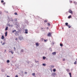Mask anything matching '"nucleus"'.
Masks as SVG:
<instances>
[{
  "label": "nucleus",
  "instance_id": "obj_1",
  "mask_svg": "<svg viewBox=\"0 0 77 77\" xmlns=\"http://www.w3.org/2000/svg\"><path fill=\"white\" fill-rule=\"evenodd\" d=\"M7 21H8L9 23L10 21H12V22H14V19H13L12 17L10 18L9 17H8Z\"/></svg>",
  "mask_w": 77,
  "mask_h": 77
},
{
  "label": "nucleus",
  "instance_id": "obj_2",
  "mask_svg": "<svg viewBox=\"0 0 77 77\" xmlns=\"http://www.w3.org/2000/svg\"><path fill=\"white\" fill-rule=\"evenodd\" d=\"M14 34L16 36H18V35H19V32L18 31H16V32L14 33Z\"/></svg>",
  "mask_w": 77,
  "mask_h": 77
},
{
  "label": "nucleus",
  "instance_id": "obj_3",
  "mask_svg": "<svg viewBox=\"0 0 77 77\" xmlns=\"http://www.w3.org/2000/svg\"><path fill=\"white\" fill-rule=\"evenodd\" d=\"M19 39H20V40L21 41V40L23 39V37L22 36H20L19 37Z\"/></svg>",
  "mask_w": 77,
  "mask_h": 77
},
{
  "label": "nucleus",
  "instance_id": "obj_4",
  "mask_svg": "<svg viewBox=\"0 0 77 77\" xmlns=\"http://www.w3.org/2000/svg\"><path fill=\"white\" fill-rule=\"evenodd\" d=\"M25 33L26 34H27L28 33V29H25Z\"/></svg>",
  "mask_w": 77,
  "mask_h": 77
},
{
  "label": "nucleus",
  "instance_id": "obj_5",
  "mask_svg": "<svg viewBox=\"0 0 77 77\" xmlns=\"http://www.w3.org/2000/svg\"><path fill=\"white\" fill-rule=\"evenodd\" d=\"M68 12L69 13H70V14H72V10L70 9H69V10Z\"/></svg>",
  "mask_w": 77,
  "mask_h": 77
},
{
  "label": "nucleus",
  "instance_id": "obj_6",
  "mask_svg": "<svg viewBox=\"0 0 77 77\" xmlns=\"http://www.w3.org/2000/svg\"><path fill=\"white\" fill-rule=\"evenodd\" d=\"M41 29L42 31H45V28H41Z\"/></svg>",
  "mask_w": 77,
  "mask_h": 77
},
{
  "label": "nucleus",
  "instance_id": "obj_7",
  "mask_svg": "<svg viewBox=\"0 0 77 77\" xmlns=\"http://www.w3.org/2000/svg\"><path fill=\"white\" fill-rule=\"evenodd\" d=\"M56 75V73L55 72H54L51 75L52 76H55Z\"/></svg>",
  "mask_w": 77,
  "mask_h": 77
},
{
  "label": "nucleus",
  "instance_id": "obj_8",
  "mask_svg": "<svg viewBox=\"0 0 77 77\" xmlns=\"http://www.w3.org/2000/svg\"><path fill=\"white\" fill-rule=\"evenodd\" d=\"M51 36V33L49 32L48 34V36Z\"/></svg>",
  "mask_w": 77,
  "mask_h": 77
},
{
  "label": "nucleus",
  "instance_id": "obj_9",
  "mask_svg": "<svg viewBox=\"0 0 77 77\" xmlns=\"http://www.w3.org/2000/svg\"><path fill=\"white\" fill-rule=\"evenodd\" d=\"M56 54V52H53L52 53V54H53V55H55V54Z\"/></svg>",
  "mask_w": 77,
  "mask_h": 77
},
{
  "label": "nucleus",
  "instance_id": "obj_10",
  "mask_svg": "<svg viewBox=\"0 0 77 77\" xmlns=\"http://www.w3.org/2000/svg\"><path fill=\"white\" fill-rule=\"evenodd\" d=\"M4 38H5V37H4L3 35H2V37H1L2 39H4Z\"/></svg>",
  "mask_w": 77,
  "mask_h": 77
},
{
  "label": "nucleus",
  "instance_id": "obj_11",
  "mask_svg": "<svg viewBox=\"0 0 77 77\" xmlns=\"http://www.w3.org/2000/svg\"><path fill=\"white\" fill-rule=\"evenodd\" d=\"M8 30V27L7 26L5 29V30Z\"/></svg>",
  "mask_w": 77,
  "mask_h": 77
},
{
  "label": "nucleus",
  "instance_id": "obj_12",
  "mask_svg": "<svg viewBox=\"0 0 77 77\" xmlns=\"http://www.w3.org/2000/svg\"><path fill=\"white\" fill-rule=\"evenodd\" d=\"M5 36H7V35H8V32H5Z\"/></svg>",
  "mask_w": 77,
  "mask_h": 77
},
{
  "label": "nucleus",
  "instance_id": "obj_13",
  "mask_svg": "<svg viewBox=\"0 0 77 77\" xmlns=\"http://www.w3.org/2000/svg\"><path fill=\"white\" fill-rule=\"evenodd\" d=\"M65 25L66 26H68V23H65Z\"/></svg>",
  "mask_w": 77,
  "mask_h": 77
},
{
  "label": "nucleus",
  "instance_id": "obj_14",
  "mask_svg": "<svg viewBox=\"0 0 77 77\" xmlns=\"http://www.w3.org/2000/svg\"><path fill=\"white\" fill-rule=\"evenodd\" d=\"M16 32V30H14L12 31V33H14V32Z\"/></svg>",
  "mask_w": 77,
  "mask_h": 77
},
{
  "label": "nucleus",
  "instance_id": "obj_15",
  "mask_svg": "<svg viewBox=\"0 0 77 77\" xmlns=\"http://www.w3.org/2000/svg\"><path fill=\"white\" fill-rule=\"evenodd\" d=\"M71 15H70L68 17V18H71Z\"/></svg>",
  "mask_w": 77,
  "mask_h": 77
},
{
  "label": "nucleus",
  "instance_id": "obj_16",
  "mask_svg": "<svg viewBox=\"0 0 77 77\" xmlns=\"http://www.w3.org/2000/svg\"><path fill=\"white\" fill-rule=\"evenodd\" d=\"M45 59H46V57H43V60H45Z\"/></svg>",
  "mask_w": 77,
  "mask_h": 77
},
{
  "label": "nucleus",
  "instance_id": "obj_17",
  "mask_svg": "<svg viewBox=\"0 0 77 77\" xmlns=\"http://www.w3.org/2000/svg\"><path fill=\"white\" fill-rule=\"evenodd\" d=\"M24 51V50L23 49H22L20 51V53H23Z\"/></svg>",
  "mask_w": 77,
  "mask_h": 77
},
{
  "label": "nucleus",
  "instance_id": "obj_18",
  "mask_svg": "<svg viewBox=\"0 0 77 77\" xmlns=\"http://www.w3.org/2000/svg\"><path fill=\"white\" fill-rule=\"evenodd\" d=\"M9 52L10 53H11L12 54H14V52L12 51H9Z\"/></svg>",
  "mask_w": 77,
  "mask_h": 77
},
{
  "label": "nucleus",
  "instance_id": "obj_19",
  "mask_svg": "<svg viewBox=\"0 0 77 77\" xmlns=\"http://www.w3.org/2000/svg\"><path fill=\"white\" fill-rule=\"evenodd\" d=\"M36 46H38L39 45V44L38 43H36Z\"/></svg>",
  "mask_w": 77,
  "mask_h": 77
},
{
  "label": "nucleus",
  "instance_id": "obj_20",
  "mask_svg": "<svg viewBox=\"0 0 77 77\" xmlns=\"http://www.w3.org/2000/svg\"><path fill=\"white\" fill-rule=\"evenodd\" d=\"M56 70L55 69H53V72H56Z\"/></svg>",
  "mask_w": 77,
  "mask_h": 77
},
{
  "label": "nucleus",
  "instance_id": "obj_21",
  "mask_svg": "<svg viewBox=\"0 0 77 77\" xmlns=\"http://www.w3.org/2000/svg\"><path fill=\"white\" fill-rule=\"evenodd\" d=\"M32 75H33V76H35V73H33L32 74Z\"/></svg>",
  "mask_w": 77,
  "mask_h": 77
},
{
  "label": "nucleus",
  "instance_id": "obj_22",
  "mask_svg": "<svg viewBox=\"0 0 77 77\" xmlns=\"http://www.w3.org/2000/svg\"><path fill=\"white\" fill-rule=\"evenodd\" d=\"M42 65L43 66H46V64H45V63H43L42 64Z\"/></svg>",
  "mask_w": 77,
  "mask_h": 77
},
{
  "label": "nucleus",
  "instance_id": "obj_23",
  "mask_svg": "<svg viewBox=\"0 0 77 77\" xmlns=\"http://www.w3.org/2000/svg\"><path fill=\"white\" fill-rule=\"evenodd\" d=\"M7 26L8 27H10L11 26V25L9 24H7Z\"/></svg>",
  "mask_w": 77,
  "mask_h": 77
},
{
  "label": "nucleus",
  "instance_id": "obj_24",
  "mask_svg": "<svg viewBox=\"0 0 77 77\" xmlns=\"http://www.w3.org/2000/svg\"><path fill=\"white\" fill-rule=\"evenodd\" d=\"M69 25H68V26H67L68 27V28L69 29L70 28H71V26H69Z\"/></svg>",
  "mask_w": 77,
  "mask_h": 77
},
{
  "label": "nucleus",
  "instance_id": "obj_25",
  "mask_svg": "<svg viewBox=\"0 0 77 77\" xmlns=\"http://www.w3.org/2000/svg\"><path fill=\"white\" fill-rule=\"evenodd\" d=\"M7 63H9V62H10V61H9V60H8L7 61Z\"/></svg>",
  "mask_w": 77,
  "mask_h": 77
},
{
  "label": "nucleus",
  "instance_id": "obj_26",
  "mask_svg": "<svg viewBox=\"0 0 77 77\" xmlns=\"http://www.w3.org/2000/svg\"><path fill=\"white\" fill-rule=\"evenodd\" d=\"M66 71L67 72H69V69H67L66 70Z\"/></svg>",
  "mask_w": 77,
  "mask_h": 77
},
{
  "label": "nucleus",
  "instance_id": "obj_27",
  "mask_svg": "<svg viewBox=\"0 0 77 77\" xmlns=\"http://www.w3.org/2000/svg\"><path fill=\"white\" fill-rule=\"evenodd\" d=\"M60 45L61 46V47H63V44H60Z\"/></svg>",
  "mask_w": 77,
  "mask_h": 77
},
{
  "label": "nucleus",
  "instance_id": "obj_28",
  "mask_svg": "<svg viewBox=\"0 0 77 77\" xmlns=\"http://www.w3.org/2000/svg\"><path fill=\"white\" fill-rule=\"evenodd\" d=\"M74 64L75 65H76V64H77V62H76V61H75V62L74 63Z\"/></svg>",
  "mask_w": 77,
  "mask_h": 77
},
{
  "label": "nucleus",
  "instance_id": "obj_29",
  "mask_svg": "<svg viewBox=\"0 0 77 77\" xmlns=\"http://www.w3.org/2000/svg\"><path fill=\"white\" fill-rule=\"evenodd\" d=\"M48 26H50V23H48Z\"/></svg>",
  "mask_w": 77,
  "mask_h": 77
},
{
  "label": "nucleus",
  "instance_id": "obj_30",
  "mask_svg": "<svg viewBox=\"0 0 77 77\" xmlns=\"http://www.w3.org/2000/svg\"><path fill=\"white\" fill-rule=\"evenodd\" d=\"M23 73H24V72H23V71H21V74L22 75L23 74Z\"/></svg>",
  "mask_w": 77,
  "mask_h": 77
},
{
  "label": "nucleus",
  "instance_id": "obj_31",
  "mask_svg": "<svg viewBox=\"0 0 77 77\" xmlns=\"http://www.w3.org/2000/svg\"><path fill=\"white\" fill-rule=\"evenodd\" d=\"M20 27V26H18V25H17V26H16V28H18V27Z\"/></svg>",
  "mask_w": 77,
  "mask_h": 77
},
{
  "label": "nucleus",
  "instance_id": "obj_32",
  "mask_svg": "<svg viewBox=\"0 0 77 77\" xmlns=\"http://www.w3.org/2000/svg\"><path fill=\"white\" fill-rule=\"evenodd\" d=\"M1 3H4V1L2 0L1 1Z\"/></svg>",
  "mask_w": 77,
  "mask_h": 77
},
{
  "label": "nucleus",
  "instance_id": "obj_33",
  "mask_svg": "<svg viewBox=\"0 0 77 77\" xmlns=\"http://www.w3.org/2000/svg\"><path fill=\"white\" fill-rule=\"evenodd\" d=\"M44 23H46V22H47V20H45L44 21Z\"/></svg>",
  "mask_w": 77,
  "mask_h": 77
},
{
  "label": "nucleus",
  "instance_id": "obj_34",
  "mask_svg": "<svg viewBox=\"0 0 77 77\" xmlns=\"http://www.w3.org/2000/svg\"><path fill=\"white\" fill-rule=\"evenodd\" d=\"M5 43L4 42L3 43V44H2V45H5Z\"/></svg>",
  "mask_w": 77,
  "mask_h": 77
},
{
  "label": "nucleus",
  "instance_id": "obj_35",
  "mask_svg": "<svg viewBox=\"0 0 77 77\" xmlns=\"http://www.w3.org/2000/svg\"><path fill=\"white\" fill-rule=\"evenodd\" d=\"M25 73V74H27V72H24Z\"/></svg>",
  "mask_w": 77,
  "mask_h": 77
},
{
  "label": "nucleus",
  "instance_id": "obj_36",
  "mask_svg": "<svg viewBox=\"0 0 77 77\" xmlns=\"http://www.w3.org/2000/svg\"><path fill=\"white\" fill-rule=\"evenodd\" d=\"M14 14L15 15H17V13H16V12Z\"/></svg>",
  "mask_w": 77,
  "mask_h": 77
},
{
  "label": "nucleus",
  "instance_id": "obj_37",
  "mask_svg": "<svg viewBox=\"0 0 77 77\" xmlns=\"http://www.w3.org/2000/svg\"><path fill=\"white\" fill-rule=\"evenodd\" d=\"M51 67L52 68H54V66H53V65H51Z\"/></svg>",
  "mask_w": 77,
  "mask_h": 77
},
{
  "label": "nucleus",
  "instance_id": "obj_38",
  "mask_svg": "<svg viewBox=\"0 0 77 77\" xmlns=\"http://www.w3.org/2000/svg\"><path fill=\"white\" fill-rule=\"evenodd\" d=\"M65 59H63V61H65Z\"/></svg>",
  "mask_w": 77,
  "mask_h": 77
},
{
  "label": "nucleus",
  "instance_id": "obj_39",
  "mask_svg": "<svg viewBox=\"0 0 77 77\" xmlns=\"http://www.w3.org/2000/svg\"><path fill=\"white\" fill-rule=\"evenodd\" d=\"M5 4H6V2H4V3H3V5H5Z\"/></svg>",
  "mask_w": 77,
  "mask_h": 77
},
{
  "label": "nucleus",
  "instance_id": "obj_40",
  "mask_svg": "<svg viewBox=\"0 0 77 77\" xmlns=\"http://www.w3.org/2000/svg\"><path fill=\"white\" fill-rule=\"evenodd\" d=\"M14 50H15L16 49V48H15V47H14Z\"/></svg>",
  "mask_w": 77,
  "mask_h": 77
},
{
  "label": "nucleus",
  "instance_id": "obj_41",
  "mask_svg": "<svg viewBox=\"0 0 77 77\" xmlns=\"http://www.w3.org/2000/svg\"><path fill=\"white\" fill-rule=\"evenodd\" d=\"M69 2H70V3H72V1H70Z\"/></svg>",
  "mask_w": 77,
  "mask_h": 77
},
{
  "label": "nucleus",
  "instance_id": "obj_42",
  "mask_svg": "<svg viewBox=\"0 0 77 77\" xmlns=\"http://www.w3.org/2000/svg\"><path fill=\"white\" fill-rule=\"evenodd\" d=\"M76 3V2H75V1L74 2V3H75V4Z\"/></svg>",
  "mask_w": 77,
  "mask_h": 77
},
{
  "label": "nucleus",
  "instance_id": "obj_43",
  "mask_svg": "<svg viewBox=\"0 0 77 77\" xmlns=\"http://www.w3.org/2000/svg\"><path fill=\"white\" fill-rule=\"evenodd\" d=\"M44 42H46V41H47V40H44Z\"/></svg>",
  "mask_w": 77,
  "mask_h": 77
},
{
  "label": "nucleus",
  "instance_id": "obj_44",
  "mask_svg": "<svg viewBox=\"0 0 77 77\" xmlns=\"http://www.w3.org/2000/svg\"><path fill=\"white\" fill-rule=\"evenodd\" d=\"M2 12L1 11H0V14L1 15V14H2Z\"/></svg>",
  "mask_w": 77,
  "mask_h": 77
},
{
  "label": "nucleus",
  "instance_id": "obj_45",
  "mask_svg": "<svg viewBox=\"0 0 77 77\" xmlns=\"http://www.w3.org/2000/svg\"><path fill=\"white\" fill-rule=\"evenodd\" d=\"M48 29H49V28H48V27H47V30H48Z\"/></svg>",
  "mask_w": 77,
  "mask_h": 77
},
{
  "label": "nucleus",
  "instance_id": "obj_46",
  "mask_svg": "<svg viewBox=\"0 0 77 77\" xmlns=\"http://www.w3.org/2000/svg\"><path fill=\"white\" fill-rule=\"evenodd\" d=\"M27 63H29V61H27Z\"/></svg>",
  "mask_w": 77,
  "mask_h": 77
},
{
  "label": "nucleus",
  "instance_id": "obj_47",
  "mask_svg": "<svg viewBox=\"0 0 77 77\" xmlns=\"http://www.w3.org/2000/svg\"><path fill=\"white\" fill-rule=\"evenodd\" d=\"M18 77V75H16L15 76V77Z\"/></svg>",
  "mask_w": 77,
  "mask_h": 77
},
{
  "label": "nucleus",
  "instance_id": "obj_48",
  "mask_svg": "<svg viewBox=\"0 0 77 77\" xmlns=\"http://www.w3.org/2000/svg\"><path fill=\"white\" fill-rule=\"evenodd\" d=\"M38 62H39V61H36V63H38Z\"/></svg>",
  "mask_w": 77,
  "mask_h": 77
},
{
  "label": "nucleus",
  "instance_id": "obj_49",
  "mask_svg": "<svg viewBox=\"0 0 77 77\" xmlns=\"http://www.w3.org/2000/svg\"><path fill=\"white\" fill-rule=\"evenodd\" d=\"M75 5H77V2H76Z\"/></svg>",
  "mask_w": 77,
  "mask_h": 77
},
{
  "label": "nucleus",
  "instance_id": "obj_50",
  "mask_svg": "<svg viewBox=\"0 0 77 77\" xmlns=\"http://www.w3.org/2000/svg\"><path fill=\"white\" fill-rule=\"evenodd\" d=\"M18 7H16V8L17 9H18Z\"/></svg>",
  "mask_w": 77,
  "mask_h": 77
},
{
  "label": "nucleus",
  "instance_id": "obj_51",
  "mask_svg": "<svg viewBox=\"0 0 77 77\" xmlns=\"http://www.w3.org/2000/svg\"><path fill=\"white\" fill-rule=\"evenodd\" d=\"M6 13H8V11H6Z\"/></svg>",
  "mask_w": 77,
  "mask_h": 77
},
{
  "label": "nucleus",
  "instance_id": "obj_52",
  "mask_svg": "<svg viewBox=\"0 0 77 77\" xmlns=\"http://www.w3.org/2000/svg\"><path fill=\"white\" fill-rule=\"evenodd\" d=\"M15 40H17V38H16L15 39Z\"/></svg>",
  "mask_w": 77,
  "mask_h": 77
},
{
  "label": "nucleus",
  "instance_id": "obj_53",
  "mask_svg": "<svg viewBox=\"0 0 77 77\" xmlns=\"http://www.w3.org/2000/svg\"><path fill=\"white\" fill-rule=\"evenodd\" d=\"M7 77H10V76H8V75H7Z\"/></svg>",
  "mask_w": 77,
  "mask_h": 77
},
{
  "label": "nucleus",
  "instance_id": "obj_54",
  "mask_svg": "<svg viewBox=\"0 0 77 77\" xmlns=\"http://www.w3.org/2000/svg\"><path fill=\"white\" fill-rule=\"evenodd\" d=\"M1 42V43H2L3 42H2H2Z\"/></svg>",
  "mask_w": 77,
  "mask_h": 77
},
{
  "label": "nucleus",
  "instance_id": "obj_55",
  "mask_svg": "<svg viewBox=\"0 0 77 77\" xmlns=\"http://www.w3.org/2000/svg\"><path fill=\"white\" fill-rule=\"evenodd\" d=\"M15 20V21H17V19H16Z\"/></svg>",
  "mask_w": 77,
  "mask_h": 77
},
{
  "label": "nucleus",
  "instance_id": "obj_56",
  "mask_svg": "<svg viewBox=\"0 0 77 77\" xmlns=\"http://www.w3.org/2000/svg\"><path fill=\"white\" fill-rule=\"evenodd\" d=\"M35 62H36V60H35Z\"/></svg>",
  "mask_w": 77,
  "mask_h": 77
},
{
  "label": "nucleus",
  "instance_id": "obj_57",
  "mask_svg": "<svg viewBox=\"0 0 77 77\" xmlns=\"http://www.w3.org/2000/svg\"><path fill=\"white\" fill-rule=\"evenodd\" d=\"M63 29V28H62V29Z\"/></svg>",
  "mask_w": 77,
  "mask_h": 77
},
{
  "label": "nucleus",
  "instance_id": "obj_58",
  "mask_svg": "<svg viewBox=\"0 0 77 77\" xmlns=\"http://www.w3.org/2000/svg\"><path fill=\"white\" fill-rule=\"evenodd\" d=\"M6 51V50H5V51Z\"/></svg>",
  "mask_w": 77,
  "mask_h": 77
},
{
  "label": "nucleus",
  "instance_id": "obj_59",
  "mask_svg": "<svg viewBox=\"0 0 77 77\" xmlns=\"http://www.w3.org/2000/svg\"><path fill=\"white\" fill-rule=\"evenodd\" d=\"M51 48H49V49H50Z\"/></svg>",
  "mask_w": 77,
  "mask_h": 77
},
{
  "label": "nucleus",
  "instance_id": "obj_60",
  "mask_svg": "<svg viewBox=\"0 0 77 77\" xmlns=\"http://www.w3.org/2000/svg\"><path fill=\"white\" fill-rule=\"evenodd\" d=\"M11 26V27H12V26Z\"/></svg>",
  "mask_w": 77,
  "mask_h": 77
},
{
  "label": "nucleus",
  "instance_id": "obj_61",
  "mask_svg": "<svg viewBox=\"0 0 77 77\" xmlns=\"http://www.w3.org/2000/svg\"><path fill=\"white\" fill-rule=\"evenodd\" d=\"M76 60H77V58L76 59Z\"/></svg>",
  "mask_w": 77,
  "mask_h": 77
},
{
  "label": "nucleus",
  "instance_id": "obj_62",
  "mask_svg": "<svg viewBox=\"0 0 77 77\" xmlns=\"http://www.w3.org/2000/svg\"><path fill=\"white\" fill-rule=\"evenodd\" d=\"M13 9H14V7H13Z\"/></svg>",
  "mask_w": 77,
  "mask_h": 77
},
{
  "label": "nucleus",
  "instance_id": "obj_63",
  "mask_svg": "<svg viewBox=\"0 0 77 77\" xmlns=\"http://www.w3.org/2000/svg\"><path fill=\"white\" fill-rule=\"evenodd\" d=\"M54 77H55V76H54Z\"/></svg>",
  "mask_w": 77,
  "mask_h": 77
}]
</instances>
